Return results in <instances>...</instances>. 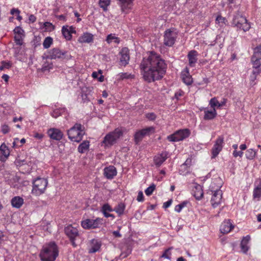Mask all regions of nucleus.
<instances>
[{
	"label": "nucleus",
	"instance_id": "obj_1",
	"mask_svg": "<svg viewBox=\"0 0 261 261\" xmlns=\"http://www.w3.org/2000/svg\"><path fill=\"white\" fill-rule=\"evenodd\" d=\"M140 68L144 80L148 83L162 79L167 68L165 61L156 53L149 51L142 60Z\"/></svg>",
	"mask_w": 261,
	"mask_h": 261
},
{
	"label": "nucleus",
	"instance_id": "obj_2",
	"mask_svg": "<svg viewBox=\"0 0 261 261\" xmlns=\"http://www.w3.org/2000/svg\"><path fill=\"white\" fill-rule=\"evenodd\" d=\"M58 254L57 245L55 242H51L43 246L39 256L41 261H55Z\"/></svg>",
	"mask_w": 261,
	"mask_h": 261
},
{
	"label": "nucleus",
	"instance_id": "obj_3",
	"mask_svg": "<svg viewBox=\"0 0 261 261\" xmlns=\"http://www.w3.org/2000/svg\"><path fill=\"white\" fill-rule=\"evenodd\" d=\"M84 134V127L79 123L75 124L67 132L69 139L76 142H80L82 140Z\"/></svg>",
	"mask_w": 261,
	"mask_h": 261
},
{
	"label": "nucleus",
	"instance_id": "obj_4",
	"mask_svg": "<svg viewBox=\"0 0 261 261\" xmlns=\"http://www.w3.org/2000/svg\"><path fill=\"white\" fill-rule=\"evenodd\" d=\"M231 25L233 27H236L239 30H243L244 32L249 31L250 28V25L246 17L239 12L233 15Z\"/></svg>",
	"mask_w": 261,
	"mask_h": 261
},
{
	"label": "nucleus",
	"instance_id": "obj_5",
	"mask_svg": "<svg viewBox=\"0 0 261 261\" xmlns=\"http://www.w3.org/2000/svg\"><path fill=\"white\" fill-rule=\"evenodd\" d=\"M64 232L69 239L73 247L76 248L77 246L76 241L80 237L78 229L72 225H69L64 228Z\"/></svg>",
	"mask_w": 261,
	"mask_h": 261
},
{
	"label": "nucleus",
	"instance_id": "obj_6",
	"mask_svg": "<svg viewBox=\"0 0 261 261\" xmlns=\"http://www.w3.org/2000/svg\"><path fill=\"white\" fill-rule=\"evenodd\" d=\"M48 182L46 179L43 178H37L33 181L32 193L36 196L43 194L47 187Z\"/></svg>",
	"mask_w": 261,
	"mask_h": 261
},
{
	"label": "nucleus",
	"instance_id": "obj_7",
	"mask_svg": "<svg viewBox=\"0 0 261 261\" xmlns=\"http://www.w3.org/2000/svg\"><path fill=\"white\" fill-rule=\"evenodd\" d=\"M122 132L119 129H116L114 131L109 133L104 137L102 143L105 146H112L116 143L117 140L122 135Z\"/></svg>",
	"mask_w": 261,
	"mask_h": 261
},
{
	"label": "nucleus",
	"instance_id": "obj_8",
	"mask_svg": "<svg viewBox=\"0 0 261 261\" xmlns=\"http://www.w3.org/2000/svg\"><path fill=\"white\" fill-rule=\"evenodd\" d=\"M190 135L188 129H180L174 134L167 136V140L170 142H177L188 138Z\"/></svg>",
	"mask_w": 261,
	"mask_h": 261
},
{
	"label": "nucleus",
	"instance_id": "obj_9",
	"mask_svg": "<svg viewBox=\"0 0 261 261\" xmlns=\"http://www.w3.org/2000/svg\"><path fill=\"white\" fill-rule=\"evenodd\" d=\"M102 219L97 218L95 219H87L81 221V226L86 229L99 228L102 224Z\"/></svg>",
	"mask_w": 261,
	"mask_h": 261
},
{
	"label": "nucleus",
	"instance_id": "obj_10",
	"mask_svg": "<svg viewBox=\"0 0 261 261\" xmlns=\"http://www.w3.org/2000/svg\"><path fill=\"white\" fill-rule=\"evenodd\" d=\"M177 34L172 29L166 30L164 35V44L167 46H172L175 43L177 38Z\"/></svg>",
	"mask_w": 261,
	"mask_h": 261
},
{
	"label": "nucleus",
	"instance_id": "obj_11",
	"mask_svg": "<svg viewBox=\"0 0 261 261\" xmlns=\"http://www.w3.org/2000/svg\"><path fill=\"white\" fill-rule=\"evenodd\" d=\"M70 56H68L66 51L62 50L58 48H54L49 52L48 58L50 59H68Z\"/></svg>",
	"mask_w": 261,
	"mask_h": 261
},
{
	"label": "nucleus",
	"instance_id": "obj_12",
	"mask_svg": "<svg viewBox=\"0 0 261 261\" xmlns=\"http://www.w3.org/2000/svg\"><path fill=\"white\" fill-rule=\"evenodd\" d=\"M153 127H148L136 132L134 135V141L136 144H138L146 136H149L154 132Z\"/></svg>",
	"mask_w": 261,
	"mask_h": 261
},
{
	"label": "nucleus",
	"instance_id": "obj_13",
	"mask_svg": "<svg viewBox=\"0 0 261 261\" xmlns=\"http://www.w3.org/2000/svg\"><path fill=\"white\" fill-rule=\"evenodd\" d=\"M224 144V137L220 136L216 139L212 149V159L215 158L222 150Z\"/></svg>",
	"mask_w": 261,
	"mask_h": 261
},
{
	"label": "nucleus",
	"instance_id": "obj_14",
	"mask_svg": "<svg viewBox=\"0 0 261 261\" xmlns=\"http://www.w3.org/2000/svg\"><path fill=\"white\" fill-rule=\"evenodd\" d=\"M220 188V187L218 186L216 190L214 191L211 200L212 205L214 208L217 207L221 202L222 192Z\"/></svg>",
	"mask_w": 261,
	"mask_h": 261
},
{
	"label": "nucleus",
	"instance_id": "obj_15",
	"mask_svg": "<svg viewBox=\"0 0 261 261\" xmlns=\"http://www.w3.org/2000/svg\"><path fill=\"white\" fill-rule=\"evenodd\" d=\"M120 55L119 64L121 66H126L130 59L129 50L127 47H123L119 53Z\"/></svg>",
	"mask_w": 261,
	"mask_h": 261
},
{
	"label": "nucleus",
	"instance_id": "obj_16",
	"mask_svg": "<svg viewBox=\"0 0 261 261\" xmlns=\"http://www.w3.org/2000/svg\"><path fill=\"white\" fill-rule=\"evenodd\" d=\"M47 135L53 140H61L63 137V132L56 128H50L47 130Z\"/></svg>",
	"mask_w": 261,
	"mask_h": 261
},
{
	"label": "nucleus",
	"instance_id": "obj_17",
	"mask_svg": "<svg viewBox=\"0 0 261 261\" xmlns=\"http://www.w3.org/2000/svg\"><path fill=\"white\" fill-rule=\"evenodd\" d=\"M117 1L121 11L124 13H127L132 9L134 0H117Z\"/></svg>",
	"mask_w": 261,
	"mask_h": 261
},
{
	"label": "nucleus",
	"instance_id": "obj_18",
	"mask_svg": "<svg viewBox=\"0 0 261 261\" xmlns=\"http://www.w3.org/2000/svg\"><path fill=\"white\" fill-rule=\"evenodd\" d=\"M116 168L114 166H109L105 168L103 174L109 179H113L117 175Z\"/></svg>",
	"mask_w": 261,
	"mask_h": 261
},
{
	"label": "nucleus",
	"instance_id": "obj_19",
	"mask_svg": "<svg viewBox=\"0 0 261 261\" xmlns=\"http://www.w3.org/2000/svg\"><path fill=\"white\" fill-rule=\"evenodd\" d=\"M168 153L166 151L155 155L153 158L155 165L159 167L168 158Z\"/></svg>",
	"mask_w": 261,
	"mask_h": 261
},
{
	"label": "nucleus",
	"instance_id": "obj_20",
	"mask_svg": "<svg viewBox=\"0 0 261 261\" xmlns=\"http://www.w3.org/2000/svg\"><path fill=\"white\" fill-rule=\"evenodd\" d=\"M198 53L195 50H192L188 53L187 57L189 60V64L190 67H194L197 62Z\"/></svg>",
	"mask_w": 261,
	"mask_h": 261
},
{
	"label": "nucleus",
	"instance_id": "obj_21",
	"mask_svg": "<svg viewBox=\"0 0 261 261\" xmlns=\"http://www.w3.org/2000/svg\"><path fill=\"white\" fill-rule=\"evenodd\" d=\"M233 227L229 220H225L221 224L220 230L222 233H227L231 231Z\"/></svg>",
	"mask_w": 261,
	"mask_h": 261
},
{
	"label": "nucleus",
	"instance_id": "obj_22",
	"mask_svg": "<svg viewBox=\"0 0 261 261\" xmlns=\"http://www.w3.org/2000/svg\"><path fill=\"white\" fill-rule=\"evenodd\" d=\"M255 188L253 192V199L259 200L261 198V179L255 182Z\"/></svg>",
	"mask_w": 261,
	"mask_h": 261
},
{
	"label": "nucleus",
	"instance_id": "obj_23",
	"mask_svg": "<svg viewBox=\"0 0 261 261\" xmlns=\"http://www.w3.org/2000/svg\"><path fill=\"white\" fill-rule=\"evenodd\" d=\"M93 35L91 33L86 32L79 38L78 41L81 43H90L93 41Z\"/></svg>",
	"mask_w": 261,
	"mask_h": 261
},
{
	"label": "nucleus",
	"instance_id": "obj_24",
	"mask_svg": "<svg viewBox=\"0 0 261 261\" xmlns=\"http://www.w3.org/2000/svg\"><path fill=\"white\" fill-rule=\"evenodd\" d=\"M250 239V236L249 235H247L246 237H244L242 240L240 247L241 251L244 253H246L249 250V247L248 244Z\"/></svg>",
	"mask_w": 261,
	"mask_h": 261
},
{
	"label": "nucleus",
	"instance_id": "obj_25",
	"mask_svg": "<svg viewBox=\"0 0 261 261\" xmlns=\"http://www.w3.org/2000/svg\"><path fill=\"white\" fill-rule=\"evenodd\" d=\"M90 244L91 248L89 251V253H95L98 251L101 247L100 242L96 239L91 240Z\"/></svg>",
	"mask_w": 261,
	"mask_h": 261
},
{
	"label": "nucleus",
	"instance_id": "obj_26",
	"mask_svg": "<svg viewBox=\"0 0 261 261\" xmlns=\"http://www.w3.org/2000/svg\"><path fill=\"white\" fill-rule=\"evenodd\" d=\"M181 77L182 81L187 85H190L193 83V80L191 75L190 74L189 71L187 69L186 70L183 71L181 72Z\"/></svg>",
	"mask_w": 261,
	"mask_h": 261
},
{
	"label": "nucleus",
	"instance_id": "obj_27",
	"mask_svg": "<svg viewBox=\"0 0 261 261\" xmlns=\"http://www.w3.org/2000/svg\"><path fill=\"white\" fill-rule=\"evenodd\" d=\"M11 205L13 207L19 208L23 204V199L19 196H15L11 201Z\"/></svg>",
	"mask_w": 261,
	"mask_h": 261
},
{
	"label": "nucleus",
	"instance_id": "obj_28",
	"mask_svg": "<svg viewBox=\"0 0 261 261\" xmlns=\"http://www.w3.org/2000/svg\"><path fill=\"white\" fill-rule=\"evenodd\" d=\"M217 115V112L215 108L213 110H205L204 119L212 120L214 119Z\"/></svg>",
	"mask_w": 261,
	"mask_h": 261
},
{
	"label": "nucleus",
	"instance_id": "obj_29",
	"mask_svg": "<svg viewBox=\"0 0 261 261\" xmlns=\"http://www.w3.org/2000/svg\"><path fill=\"white\" fill-rule=\"evenodd\" d=\"M89 141L86 140L84 141L81 143L78 147V151L81 153H84L86 151L88 150L89 148Z\"/></svg>",
	"mask_w": 261,
	"mask_h": 261
},
{
	"label": "nucleus",
	"instance_id": "obj_30",
	"mask_svg": "<svg viewBox=\"0 0 261 261\" xmlns=\"http://www.w3.org/2000/svg\"><path fill=\"white\" fill-rule=\"evenodd\" d=\"M125 208V205L123 203H119L114 208V211L116 212L119 216H121L124 213V211Z\"/></svg>",
	"mask_w": 261,
	"mask_h": 261
},
{
	"label": "nucleus",
	"instance_id": "obj_31",
	"mask_svg": "<svg viewBox=\"0 0 261 261\" xmlns=\"http://www.w3.org/2000/svg\"><path fill=\"white\" fill-rule=\"evenodd\" d=\"M62 33L64 38L67 40H70L72 35L70 34L68 25H64L62 28Z\"/></svg>",
	"mask_w": 261,
	"mask_h": 261
},
{
	"label": "nucleus",
	"instance_id": "obj_32",
	"mask_svg": "<svg viewBox=\"0 0 261 261\" xmlns=\"http://www.w3.org/2000/svg\"><path fill=\"white\" fill-rule=\"evenodd\" d=\"M106 41L109 44H110L113 42L116 44H118L120 42V39L118 37H116L115 34H110L108 35Z\"/></svg>",
	"mask_w": 261,
	"mask_h": 261
},
{
	"label": "nucleus",
	"instance_id": "obj_33",
	"mask_svg": "<svg viewBox=\"0 0 261 261\" xmlns=\"http://www.w3.org/2000/svg\"><path fill=\"white\" fill-rule=\"evenodd\" d=\"M0 151L5 159H7L9 156V149L4 143L2 144L0 146Z\"/></svg>",
	"mask_w": 261,
	"mask_h": 261
},
{
	"label": "nucleus",
	"instance_id": "obj_34",
	"mask_svg": "<svg viewBox=\"0 0 261 261\" xmlns=\"http://www.w3.org/2000/svg\"><path fill=\"white\" fill-rule=\"evenodd\" d=\"M65 111V108H59L55 109L51 113V116L54 118H57L61 116Z\"/></svg>",
	"mask_w": 261,
	"mask_h": 261
},
{
	"label": "nucleus",
	"instance_id": "obj_35",
	"mask_svg": "<svg viewBox=\"0 0 261 261\" xmlns=\"http://www.w3.org/2000/svg\"><path fill=\"white\" fill-rule=\"evenodd\" d=\"M227 22L225 17H222L221 15H218L216 19V24H219L220 27H223L224 24H226Z\"/></svg>",
	"mask_w": 261,
	"mask_h": 261
},
{
	"label": "nucleus",
	"instance_id": "obj_36",
	"mask_svg": "<svg viewBox=\"0 0 261 261\" xmlns=\"http://www.w3.org/2000/svg\"><path fill=\"white\" fill-rule=\"evenodd\" d=\"M53 38L51 37H47L45 38L43 42V46L45 49L48 48L53 43Z\"/></svg>",
	"mask_w": 261,
	"mask_h": 261
},
{
	"label": "nucleus",
	"instance_id": "obj_37",
	"mask_svg": "<svg viewBox=\"0 0 261 261\" xmlns=\"http://www.w3.org/2000/svg\"><path fill=\"white\" fill-rule=\"evenodd\" d=\"M196 189L197 190V192H195L194 195L197 200H200L203 195L201 188L200 186H198L196 187Z\"/></svg>",
	"mask_w": 261,
	"mask_h": 261
},
{
	"label": "nucleus",
	"instance_id": "obj_38",
	"mask_svg": "<svg viewBox=\"0 0 261 261\" xmlns=\"http://www.w3.org/2000/svg\"><path fill=\"white\" fill-rule=\"evenodd\" d=\"M111 0H99V5L103 11L107 10V7L110 5Z\"/></svg>",
	"mask_w": 261,
	"mask_h": 261
},
{
	"label": "nucleus",
	"instance_id": "obj_39",
	"mask_svg": "<svg viewBox=\"0 0 261 261\" xmlns=\"http://www.w3.org/2000/svg\"><path fill=\"white\" fill-rule=\"evenodd\" d=\"M179 172L180 174L182 175H186L187 174L190 172V168L182 164L179 169Z\"/></svg>",
	"mask_w": 261,
	"mask_h": 261
},
{
	"label": "nucleus",
	"instance_id": "obj_40",
	"mask_svg": "<svg viewBox=\"0 0 261 261\" xmlns=\"http://www.w3.org/2000/svg\"><path fill=\"white\" fill-rule=\"evenodd\" d=\"M210 105H211V107L214 109V108H215V107H217V106L218 107H220L222 106L223 105H224V102H222V103H220L217 100V99L215 97H214V98H212L210 100Z\"/></svg>",
	"mask_w": 261,
	"mask_h": 261
},
{
	"label": "nucleus",
	"instance_id": "obj_41",
	"mask_svg": "<svg viewBox=\"0 0 261 261\" xmlns=\"http://www.w3.org/2000/svg\"><path fill=\"white\" fill-rule=\"evenodd\" d=\"M251 58L261 59V46H257L254 48V53Z\"/></svg>",
	"mask_w": 261,
	"mask_h": 261
},
{
	"label": "nucleus",
	"instance_id": "obj_42",
	"mask_svg": "<svg viewBox=\"0 0 261 261\" xmlns=\"http://www.w3.org/2000/svg\"><path fill=\"white\" fill-rule=\"evenodd\" d=\"M256 155V152L252 149H249L246 152V158L249 160H252Z\"/></svg>",
	"mask_w": 261,
	"mask_h": 261
},
{
	"label": "nucleus",
	"instance_id": "obj_43",
	"mask_svg": "<svg viewBox=\"0 0 261 261\" xmlns=\"http://www.w3.org/2000/svg\"><path fill=\"white\" fill-rule=\"evenodd\" d=\"M188 203V201H184L182 202L181 203L177 205L175 207V211L177 212V213H179L181 212V210L186 206L187 204Z\"/></svg>",
	"mask_w": 261,
	"mask_h": 261
},
{
	"label": "nucleus",
	"instance_id": "obj_44",
	"mask_svg": "<svg viewBox=\"0 0 261 261\" xmlns=\"http://www.w3.org/2000/svg\"><path fill=\"white\" fill-rule=\"evenodd\" d=\"M260 59L251 58V62L253 65V68H261V63L260 62Z\"/></svg>",
	"mask_w": 261,
	"mask_h": 261
},
{
	"label": "nucleus",
	"instance_id": "obj_45",
	"mask_svg": "<svg viewBox=\"0 0 261 261\" xmlns=\"http://www.w3.org/2000/svg\"><path fill=\"white\" fill-rule=\"evenodd\" d=\"M118 76H119L120 79H133L134 77V75L131 74H129L127 72L125 73H120L119 74Z\"/></svg>",
	"mask_w": 261,
	"mask_h": 261
},
{
	"label": "nucleus",
	"instance_id": "obj_46",
	"mask_svg": "<svg viewBox=\"0 0 261 261\" xmlns=\"http://www.w3.org/2000/svg\"><path fill=\"white\" fill-rule=\"evenodd\" d=\"M113 211H114V209L108 203H105L101 207V212H112Z\"/></svg>",
	"mask_w": 261,
	"mask_h": 261
},
{
	"label": "nucleus",
	"instance_id": "obj_47",
	"mask_svg": "<svg viewBox=\"0 0 261 261\" xmlns=\"http://www.w3.org/2000/svg\"><path fill=\"white\" fill-rule=\"evenodd\" d=\"M155 189V185L154 184L151 185L145 190V193L147 196L151 195Z\"/></svg>",
	"mask_w": 261,
	"mask_h": 261
},
{
	"label": "nucleus",
	"instance_id": "obj_48",
	"mask_svg": "<svg viewBox=\"0 0 261 261\" xmlns=\"http://www.w3.org/2000/svg\"><path fill=\"white\" fill-rule=\"evenodd\" d=\"M172 248H169L165 250L161 257L163 258H167L168 259L171 260V253L170 252V250Z\"/></svg>",
	"mask_w": 261,
	"mask_h": 261
},
{
	"label": "nucleus",
	"instance_id": "obj_49",
	"mask_svg": "<svg viewBox=\"0 0 261 261\" xmlns=\"http://www.w3.org/2000/svg\"><path fill=\"white\" fill-rule=\"evenodd\" d=\"M15 42L16 44L21 45L22 44V36L15 35L14 37Z\"/></svg>",
	"mask_w": 261,
	"mask_h": 261
},
{
	"label": "nucleus",
	"instance_id": "obj_50",
	"mask_svg": "<svg viewBox=\"0 0 261 261\" xmlns=\"http://www.w3.org/2000/svg\"><path fill=\"white\" fill-rule=\"evenodd\" d=\"M14 33L16 34V35H20L22 36L23 35V30L19 27H17L14 29Z\"/></svg>",
	"mask_w": 261,
	"mask_h": 261
},
{
	"label": "nucleus",
	"instance_id": "obj_51",
	"mask_svg": "<svg viewBox=\"0 0 261 261\" xmlns=\"http://www.w3.org/2000/svg\"><path fill=\"white\" fill-rule=\"evenodd\" d=\"M146 117L149 120H154L156 116L154 113H149L146 114Z\"/></svg>",
	"mask_w": 261,
	"mask_h": 261
},
{
	"label": "nucleus",
	"instance_id": "obj_52",
	"mask_svg": "<svg viewBox=\"0 0 261 261\" xmlns=\"http://www.w3.org/2000/svg\"><path fill=\"white\" fill-rule=\"evenodd\" d=\"M82 101L84 102H88L90 101V98L89 97V95L87 93H85L84 92V91L82 92V95H81Z\"/></svg>",
	"mask_w": 261,
	"mask_h": 261
},
{
	"label": "nucleus",
	"instance_id": "obj_53",
	"mask_svg": "<svg viewBox=\"0 0 261 261\" xmlns=\"http://www.w3.org/2000/svg\"><path fill=\"white\" fill-rule=\"evenodd\" d=\"M44 26L46 29L51 31L54 29V26L53 24L49 22H45L44 23Z\"/></svg>",
	"mask_w": 261,
	"mask_h": 261
},
{
	"label": "nucleus",
	"instance_id": "obj_54",
	"mask_svg": "<svg viewBox=\"0 0 261 261\" xmlns=\"http://www.w3.org/2000/svg\"><path fill=\"white\" fill-rule=\"evenodd\" d=\"M2 132L3 134H6L9 132V127L6 124H4L2 126Z\"/></svg>",
	"mask_w": 261,
	"mask_h": 261
},
{
	"label": "nucleus",
	"instance_id": "obj_55",
	"mask_svg": "<svg viewBox=\"0 0 261 261\" xmlns=\"http://www.w3.org/2000/svg\"><path fill=\"white\" fill-rule=\"evenodd\" d=\"M184 95V92L180 90L177 91L174 94V98H176L177 100L179 99V98L181 96H182Z\"/></svg>",
	"mask_w": 261,
	"mask_h": 261
},
{
	"label": "nucleus",
	"instance_id": "obj_56",
	"mask_svg": "<svg viewBox=\"0 0 261 261\" xmlns=\"http://www.w3.org/2000/svg\"><path fill=\"white\" fill-rule=\"evenodd\" d=\"M137 200L139 202H142L144 201V195L142 191L139 192Z\"/></svg>",
	"mask_w": 261,
	"mask_h": 261
},
{
	"label": "nucleus",
	"instance_id": "obj_57",
	"mask_svg": "<svg viewBox=\"0 0 261 261\" xmlns=\"http://www.w3.org/2000/svg\"><path fill=\"white\" fill-rule=\"evenodd\" d=\"M261 72V68H253L252 75H257Z\"/></svg>",
	"mask_w": 261,
	"mask_h": 261
},
{
	"label": "nucleus",
	"instance_id": "obj_58",
	"mask_svg": "<svg viewBox=\"0 0 261 261\" xmlns=\"http://www.w3.org/2000/svg\"><path fill=\"white\" fill-rule=\"evenodd\" d=\"M243 154V152L242 151H238L237 150H234L233 152V155L235 158H237L238 156L242 157Z\"/></svg>",
	"mask_w": 261,
	"mask_h": 261
},
{
	"label": "nucleus",
	"instance_id": "obj_59",
	"mask_svg": "<svg viewBox=\"0 0 261 261\" xmlns=\"http://www.w3.org/2000/svg\"><path fill=\"white\" fill-rule=\"evenodd\" d=\"M172 200L170 199L168 200L167 201L165 202L163 204V207L165 208H167L169 207L172 204Z\"/></svg>",
	"mask_w": 261,
	"mask_h": 261
},
{
	"label": "nucleus",
	"instance_id": "obj_60",
	"mask_svg": "<svg viewBox=\"0 0 261 261\" xmlns=\"http://www.w3.org/2000/svg\"><path fill=\"white\" fill-rule=\"evenodd\" d=\"M182 164L190 168V166L192 164V159L190 158L187 159L185 162Z\"/></svg>",
	"mask_w": 261,
	"mask_h": 261
},
{
	"label": "nucleus",
	"instance_id": "obj_61",
	"mask_svg": "<svg viewBox=\"0 0 261 261\" xmlns=\"http://www.w3.org/2000/svg\"><path fill=\"white\" fill-rule=\"evenodd\" d=\"M131 252V250L129 249H127L126 252H122L120 254V257L122 258H125L128 256L129 254Z\"/></svg>",
	"mask_w": 261,
	"mask_h": 261
},
{
	"label": "nucleus",
	"instance_id": "obj_62",
	"mask_svg": "<svg viewBox=\"0 0 261 261\" xmlns=\"http://www.w3.org/2000/svg\"><path fill=\"white\" fill-rule=\"evenodd\" d=\"M10 13L12 15L19 14L20 11L18 9L13 8L11 10Z\"/></svg>",
	"mask_w": 261,
	"mask_h": 261
},
{
	"label": "nucleus",
	"instance_id": "obj_63",
	"mask_svg": "<svg viewBox=\"0 0 261 261\" xmlns=\"http://www.w3.org/2000/svg\"><path fill=\"white\" fill-rule=\"evenodd\" d=\"M2 65H3V67L4 68H9L11 67V64L9 62H6L5 61L2 62Z\"/></svg>",
	"mask_w": 261,
	"mask_h": 261
},
{
	"label": "nucleus",
	"instance_id": "obj_64",
	"mask_svg": "<svg viewBox=\"0 0 261 261\" xmlns=\"http://www.w3.org/2000/svg\"><path fill=\"white\" fill-rule=\"evenodd\" d=\"M29 20L30 22L33 23L36 21V18L34 15L31 14L29 17Z\"/></svg>",
	"mask_w": 261,
	"mask_h": 261
}]
</instances>
